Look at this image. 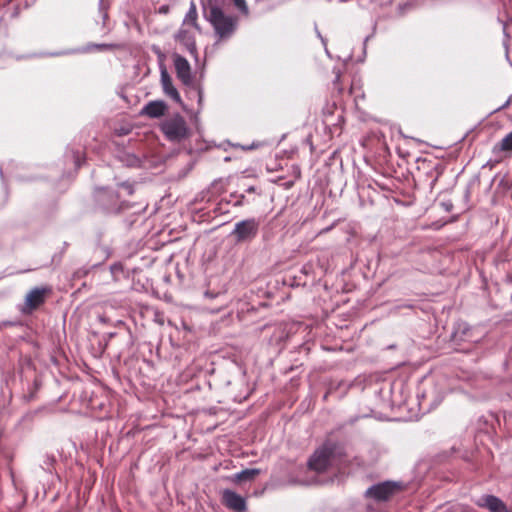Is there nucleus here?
Here are the masks:
<instances>
[{
	"label": "nucleus",
	"mask_w": 512,
	"mask_h": 512,
	"mask_svg": "<svg viewBox=\"0 0 512 512\" xmlns=\"http://www.w3.org/2000/svg\"><path fill=\"white\" fill-rule=\"evenodd\" d=\"M204 16L214 28L219 39L230 38L237 28V18L227 15L216 2L207 0L203 2Z\"/></svg>",
	"instance_id": "nucleus-1"
},
{
	"label": "nucleus",
	"mask_w": 512,
	"mask_h": 512,
	"mask_svg": "<svg viewBox=\"0 0 512 512\" xmlns=\"http://www.w3.org/2000/svg\"><path fill=\"white\" fill-rule=\"evenodd\" d=\"M404 485L398 481H384L370 486L364 493L367 499L376 502L388 501L391 497L402 491Z\"/></svg>",
	"instance_id": "nucleus-2"
},
{
	"label": "nucleus",
	"mask_w": 512,
	"mask_h": 512,
	"mask_svg": "<svg viewBox=\"0 0 512 512\" xmlns=\"http://www.w3.org/2000/svg\"><path fill=\"white\" fill-rule=\"evenodd\" d=\"M161 130L170 141L180 142L188 137L189 129L185 119L176 114L161 124Z\"/></svg>",
	"instance_id": "nucleus-3"
},
{
	"label": "nucleus",
	"mask_w": 512,
	"mask_h": 512,
	"mask_svg": "<svg viewBox=\"0 0 512 512\" xmlns=\"http://www.w3.org/2000/svg\"><path fill=\"white\" fill-rule=\"evenodd\" d=\"M260 222L255 218H248L236 222L230 236L236 243H249L255 239L259 233Z\"/></svg>",
	"instance_id": "nucleus-4"
},
{
	"label": "nucleus",
	"mask_w": 512,
	"mask_h": 512,
	"mask_svg": "<svg viewBox=\"0 0 512 512\" xmlns=\"http://www.w3.org/2000/svg\"><path fill=\"white\" fill-rule=\"evenodd\" d=\"M175 72L177 78L187 87H194L197 89L198 103L202 102V91L199 87H196L194 77L191 72V66L186 58L179 54H175L173 57Z\"/></svg>",
	"instance_id": "nucleus-5"
},
{
	"label": "nucleus",
	"mask_w": 512,
	"mask_h": 512,
	"mask_svg": "<svg viewBox=\"0 0 512 512\" xmlns=\"http://www.w3.org/2000/svg\"><path fill=\"white\" fill-rule=\"evenodd\" d=\"M333 448L329 445H324L315 451L308 461V468L317 473L324 472L331 466L333 461Z\"/></svg>",
	"instance_id": "nucleus-6"
},
{
	"label": "nucleus",
	"mask_w": 512,
	"mask_h": 512,
	"mask_svg": "<svg viewBox=\"0 0 512 512\" xmlns=\"http://www.w3.org/2000/svg\"><path fill=\"white\" fill-rule=\"evenodd\" d=\"M96 200L107 212L116 213L123 209L119 202V195L112 189H99L96 193Z\"/></svg>",
	"instance_id": "nucleus-7"
},
{
	"label": "nucleus",
	"mask_w": 512,
	"mask_h": 512,
	"mask_svg": "<svg viewBox=\"0 0 512 512\" xmlns=\"http://www.w3.org/2000/svg\"><path fill=\"white\" fill-rule=\"evenodd\" d=\"M160 81L164 94L173 99L175 102L180 103V94L174 87L172 78L163 64L160 65Z\"/></svg>",
	"instance_id": "nucleus-8"
},
{
	"label": "nucleus",
	"mask_w": 512,
	"mask_h": 512,
	"mask_svg": "<svg viewBox=\"0 0 512 512\" xmlns=\"http://www.w3.org/2000/svg\"><path fill=\"white\" fill-rule=\"evenodd\" d=\"M49 292V289L35 287L30 290L25 297V306L24 310L31 312L32 310L38 308L45 301V296Z\"/></svg>",
	"instance_id": "nucleus-9"
},
{
	"label": "nucleus",
	"mask_w": 512,
	"mask_h": 512,
	"mask_svg": "<svg viewBox=\"0 0 512 512\" xmlns=\"http://www.w3.org/2000/svg\"><path fill=\"white\" fill-rule=\"evenodd\" d=\"M222 498L225 506L231 510L242 512L246 509L245 499L234 491L224 490Z\"/></svg>",
	"instance_id": "nucleus-10"
},
{
	"label": "nucleus",
	"mask_w": 512,
	"mask_h": 512,
	"mask_svg": "<svg viewBox=\"0 0 512 512\" xmlns=\"http://www.w3.org/2000/svg\"><path fill=\"white\" fill-rule=\"evenodd\" d=\"M167 105L164 101H150L141 110V115L148 116L150 118H159L165 114Z\"/></svg>",
	"instance_id": "nucleus-11"
},
{
	"label": "nucleus",
	"mask_w": 512,
	"mask_h": 512,
	"mask_svg": "<svg viewBox=\"0 0 512 512\" xmlns=\"http://www.w3.org/2000/svg\"><path fill=\"white\" fill-rule=\"evenodd\" d=\"M483 505L487 509H489L490 512H512L507 508L505 503L498 497L493 495H487L482 498Z\"/></svg>",
	"instance_id": "nucleus-12"
},
{
	"label": "nucleus",
	"mask_w": 512,
	"mask_h": 512,
	"mask_svg": "<svg viewBox=\"0 0 512 512\" xmlns=\"http://www.w3.org/2000/svg\"><path fill=\"white\" fill-rule=\"evenodd\" d=\"M260 473L259 469H245L233 476V481L237 483L253 480Z\"/></svg>",
	"instance_id": "nucleus-13"
},
{
	"label": "nucleus",
	"mask_w": 512,
	"mask_h": 512,
	"mask_svg": "<svg viewBox=\"0 0 512 512\" xmlns=\"http://www.w3.org/2000/svg\"><path fill=\"white\" fill-rule=\"evenodd\" d=\"M176 40L185 44L187 49L193 53L196 51V46L194 40L189 36L188 31L180 30L176 35Z\"/></svg>",
	"instance_id": "nucleus-14"
},
{
	"label": "nucleus",
	"mask_w": 512,
	"mask_h": 512,
	"mask_svg": "<svg viewBox=\"0 0 512 512\" xmlns=\"http://www.w3.org/2000/svg\"><path fill=\"white\" fill-rule=\"evenodd\" d=\"M494 151H512V131L494 146Z\"/></svg>",
	"instance_id": "nucleus-15"
},
{
	"label": "nucleus",
	"mask_w": 512,
	"mask_h": 512,
	"mask_svg": "<svg viewBox=\"0 0 512 512\" xmlns=\"http://www.w3.org/2000/svg\"><path fill=\"white\" fill-rule=\"evenodd\" d=\"M184 22L191 23L194 27H197V9L194 1L190 2V7L185 16Z\"/></svg>",
	"instance_id": "nucleus-16"
},
{
	"label": "nucleus",
	"mask_w": 512,
	"mask_h": 512,
	"mask_svg": "<svg viewBox=\"0 0 512 512\" xmlns=\"http://www.w3.org/2000/svg\"><path fill=\"white\" fill-rule=\"evenodd\" d=\"M117 45L115 44H91L89 45L84 51H90L91 48H95L98 50H108V49H114Z\"/></svg>",
	"instance_id": "nucleus-17"
},
{
	"label": "nucleus",
	"mask_w": 512,
	"mask_h": 512,
	"mask_svg": "<svg viewBox=\"0 0 512 512\" xmlns=\"http://www.w3.org/2000/svg\"><path fill=\"white\" fill-rule=\"evenodd\" d=\"M236 8L243 14L248 15L249 10L245 0H232Z\"/></svg>",
	"instance_id": "nucleus-18"
},
{
	"label": "nucleus",
	"mask_w": 512,
	"mask_h": 512,
	"mask_svg": "<svg viewBox=\"0 0 512 512\" xmlns=\"http://www.w3.org/2000/svg\"><path fill=\"white\" fill-rule=\"evenodd\" d=\"M72 158L76 168H79L82 163L81 153L79 151L72 152Z\"/></svg>",
	"instance_id": "nucleus-19"
},
{
	"label": "nucleus",
	"mask_w": 512,
	"mask_h": 512,
	"mask_svg": "<svg viewBox=\"0 0 512 512\" xmlns=\"http://www.w3.org/2000/svg\"><path fill=\"white\" fill-rule=\"evenodd\" d=\"M119 186L123 188L128 195H132L134 192L133 185L128 182H123Z\"/></svg>",
	"instance_id": "nucleus-20"
},
{
	"label": "nucleus",
	"mask_w": 512,
	"mask_h": 512,
	"mask_svg": "<svg viewBox=\"0 0 512 512\" xmlns=\"http://www.w3.org/2000/svg\"><path fill=\"white\" fill-rule=\"evenodd\" d=\"M460 329H461V334L464 336L466 334V332L469 330V327L466 324L459 325L458 329L455 332V337H457L459 335Z\"/></svg>",
	"instance_id": "nucleus-21"
},
{
	"label": "nucleus",
	"mask_w": 512,
	"mask_h": 512,
	"mask_svg": "<svg viewBox=\"0 0 512 512\" xmlns=\"http://www.w3.org/2000/svg\"><path fill=\"white\" fill-rule=\"evenodd\" d=\"M170 11V7L168 5H162L159 7L158 12L160 14H167Z\"/></svg>",
	"instance_id": "nucleus-22"
},
{
	"label": "nucleus",
	"mask_w": 512,
	"mask_h": 512,
	"mask_svg": "<svg viewBox=\"0 0 512 512\" xmlns=\"http://www.w3.org/2000/svg\"><path fill=\"white\" fill-rule=\"evenodd\" d=\"M87 270L85 269H79L78 271L75 272V277L77 278H80V277H83L87 274Z\"/></svg>",
	"instance_id": "nucleus-23"
},
{
	"label": "nucleus",
	"mask_w": 512,
	"mask_h": 512,
	"mask_svg": "<svg viewBox=\"0 0 512 512\" xmlns=\"http://www.w3.org/2000/svg\"><path fill=\"white\" fill-rule=\"evenodd\" d=\"M153 51L159 56V57H162L163 54L161 52V50L159 49V47H156V46H153Z\"/></svg>",
	"instance_id": "nucleus-24"
},
{
	"label": "nucleus",
	"mask_w": 512,
	"mask_h": 512,
	"mask_svg": "<svg viewBox=\"0 0 512 512\" xmlns=\"http://www.w3.org/2000/svg\"><path fill=\"white\" fill-rule=\"evenodd\" d=\"M510 104H511L510 101H506L499 109H506L509 107Z\"/></svg>",
	"instance_id": "nucleus-25"
},
{
	"label": "nucleus",
	"mask_w": 512,
	"mask_h": 512,
	"mask_svg": "<svg viewBox=\"0 0 512 512\" xmlns=\"http://www.w3.org/2000/svg\"><path fill=\"white\" fill-rule=\"evenodd\" d=\"M255 190H256V189H255V187H254V186H250V187H248V188L246 189V192H247V193H254V192H255Z\"/></svg>",
	"instance_id": "nucleus-26"
},
{
	"label": "nucleus",
	"mask_w": 512,
	"mask_h": 512,
	"mask_svg": "<svg viewBox=\"0 0 512 512\" xmlns=\"http://www.w3.org/2000/svg\"><path fill=\"white\" fill-rule=\"evenodd\" d=\"M243 199H244V195H240L239 199L235 202V205H241Z\"/></svg>",
	"instance_id": "nucleus-27"
},
{
	"label": "nucleus",
	"mask_w": 512,
	"mask_h": 512,
	"mask_svg": "<svg viewBox=\"0 0 512 512\" xmlns=\"http://www.w3.org/2000/svg\"><path fill=\"white\" fill-rule=\"evenodd\" d=\"M120 269V266L118 265H112L111 266V273H114L116 270H119Z\"/></svg>",
	"instance_id": "nucleus-28"
},
{
	"label": "nucleus",
	"mask_w": 512,
	"mask_h": 512,
	"mask_svg": "<svg viewBox=\"0 0 512 512\" xmlns=\"http://www.w3.org/2000/svg\"><path fill=\"white\" fill-rule=\"evenodd\" d=\"M318 37L321 39L322 43L326 45V40L321 36V34L317 31Z\"/></svg>",
	"instance_id": "nucleus-29"
},
{
	"label": "nucleus",
	"mask_w": 512,
	"mask_h": 512,
	"mask_svg": "<svg viewBox=\"0 0 512 512\" xmlns=\"http://www.w3.org/2000/svg\"><path fill=\"white\" fill-rule=\"evenodd\" d=\"M100 10H101V12H103V19L105 20L108 15L105 11H103L102 5L100 6Z\"/></svg>",
	"instance_id": "nucleus-30"
},
{
	"label": "nucleus",
	"mask_w": 512,
	"mask_h": 512,
	"mask_svg": "<svg viewBox=\"0 0 512 512\" xmlns=\"http://www.w3.org/2000/svg\"><path fill=\"white\" fill-rule=\"evenodd\" d=\"M64 53L62 52H57V53H52L51 56H60V55H63Z\"/></svg>",
	"instance_id": "nucleus-31"
},
{
	"label": "nucleus",
	"mask_w": 512,
	"mask_h": 512,
	"mask_svg": "<svg viewBox=\"0 0 512 512\" xmlns=\"http://www.w3.org/2000/svg\"><path fill=\"white\" fill-rule=\"evenodd\" d=\"M205 296H206V297H210V298L214 297V295H213V294H211L210 292H206V293H205Z\"/></svg>",
	"instance_id": "nucleus-32"
},
{
	"label": "nucleus",
	"mask_w": 512,
	"mask_h": 512,
	"mask_svg": "<svg viewBox=\"0 0 512 512\" xmlns=\"http://www.w3.org/2000/svg\"><path fill=\"white\" fill-rule=\"evenodd\" d=\"M436 181H437V177H435L434 180L432 181V184H431L432 187H433V185L435 184Z\"/></svg>",
	"instance_id": "nucleus-33"
},
{
	"label": "nucleus",
	"mask_w": 512,
	"mask_h": 512,
	"mask_svg": "<svg viewBox=\"0 0 512 512\" xmlns=\"http://www.w3.org/2000/svg\"><path fill=\"white\" fill-rule=\"evenodd\" d=\"M507 101H510V103H512V95L509 96V98L507 99Z\"/></svg>",
	"instance_id": "nucleus-34"
},
{
	"label": "nucleus",
	"mask_w": 512,
	"mask_h": 512,
	"mask_svg": "<svg viewBox=\"0 0 512 512\" xmlns=\"http://www.w3.org/2000/svg\"><path fill=\"white\" fill-rule=\"evenodd\" d=\"M452 205H446V210H449Z\"/></svg>",
	"instance_id": "nucleus-35"
},
{
	"label": "nucleus",
	"mask_w": 512,
	"mask_h": 512,
	"mask_svg": "<svg viewBox=\"0 0 512 512\" xmlns=\"http://www.w3.org/2000/svg\"><path fill=\"white\" fill-rule=\"evenodd\" d=\"M0 175H1V177L3 176L2 168H0Z\"/></svg>",
	"instance_id": "nucleus-36"
},
{
	"label": "nucleus",
	"mask_w": 512,
	"mask_h": 512,
	"mask_svg": "<svg viewBox=\"0 0 512 512\" xmlns=\"http://www.w3.org/2000/svg\"><path fill=\"white\" fill-rule=\"evenodd\" d=\"M369 38H370V36H367V37L365 38V42H367V41L369 40Z\"/></svg>",
	"instance_id": "nucleus-37"
}]
</instances>
